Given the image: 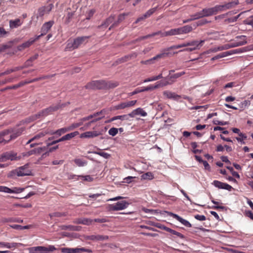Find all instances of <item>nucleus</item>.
Masks as SVG:
<instances>
[{"label": "nucleus", "instance_id": "obj_1", "mask_svg": "<svg viewBox=\"0 0 253 253\" xmlns=\"http://www.w3.org/2000/svg\"><path fill=\"white\" fill-rule=\"evenodd\" d=\"M63 105H61L59 104L52 105L47 108L42 110L37 114L32 117L33 120H36L38 119L44 118L49 114H51L53 112L56 111L62 107Z\"/></svg>", "mask_w": 253, "mask_h": 253}, {"label": "nucleus", "instance_id": "obj_23", "mask_svg": "<svg viewBox=\"0 0 253 253\" xmlns=\"http://www.w3.org/2000/svg\"><path fill=\"white\" fill-rule=\"evenodd\" d=\"M185 74V72H181L179 73H177L176 74H174L173 75L168 76L166 77L164 80H163L162 81H168L169 82H171L172 81H173L174 83L175 82V80L177 78H179L180 77L182 76V75H184Z\"/></svg>", "mask_w": 253, "mask_h": 253}, {"label": "nucleus", "instance_id": "obj_39", "mask_svg": "<svg viewBox=\"0 0 253 253\" xmlns=\"http://www.w3.org/2000/svg\"><path fill=\"white\" fill-rule=\"evenodd\" d=\"M190 16L191 17H193L194 20L204 17V14L202 12V10L199 12L195 13L194 14L191 15Z\"/></svg>", "mask_w": 253, "mask_h": 253}, {"label": "nucleus", "instance_id": "obj_25", "mask_svg": "<svg viewBox=\"0 0 253 253\" xmlns=\"http://www.w3.org/2000/svg\"><path fill=\"white\" fill-rule=\"evenodd\" d=\"M22 24V22L20 19H16L15 20H10L9 21V27L11 29L16 28Z\"/></svg>", "mask_w": 253, "mask_h": 253}, {"label": "nucleus", "instance_id": "obj_34", "mask_svg": "<svg viewBox=\"0 0 253 253\" xmlns=\"http://www.w3.org/2000/svg\"><path fill=\"white\" fill-rule=\"evenodd\" d=\"M170 54L171 53L169 52V50L168 48L162 49L161 52L159 54L161 59L169 56Z\"/></svg>", "mask_w": 253, "mask_h": 253}, {"label": "nucleus", "instance_id": "obj_38", "mask_svg": "<svg viewBox=\"0 0 253 253\" xmlns=\"http://www.w3.org/2000/svg\"><path fill=\"white\" fill-rule=\"evenodd\" d=\"M24 188H18V187H13L12 189L9 188V193H15L18 194L20 193L24 190Z\"/></svg>", "mask_w": 253, "mask_h": 253}, {"label": "nucleus", "instance_id": "obj_26", "mask_svg": "<svg viewBox=\"0 0 253 253\" xmlns=\"http://www.w3.org/2000/svg\"><path fill=\"white\" fill-rule=\"evenodd\" d=\"M180 35L189 33L193 30V28L190 25H185L179 28Z\"/></svg>", "mask_w": 253, "mask_h": 253}, {"label": "nucleus", "instance_id": "obj_18", "mask_svg": "<svg viewBox=\"0 0 253 253\" xmlns=\"http://www.w3.org/2000/svg\"><path fill=\"white\" fill-rule=\"evenodd\" d=\"M75 10H72L70 8L66 9L65 11L66 15L65 16V22L66 24H68L71 21L74 15H75Z\"/></svg>", "mask_w": 253, "mask_h": 253}, {"label": "nucleus", "instance_id": "obj_45", "mask_svg": "<svg viewBox=\"0 0 253 253\" xmlns=\"http://www.w3.org/2000/svg\"><path fill=\"white\" fill-rule=\"evenodd\" d=\"M226 168L231 172V173L233 176H234L238 178H240V175L238 174V173L237 172L234 171V169L232 167H229V166H227Z\"/></svg>", "mask_w": 253, "mask_h": 253}, {"label": "nucleus", "instance_id": "obj_8", "mask_svg": "<svg viewBox=\"0 0 253 253\" xmlns=\"http://www.w3.org/2000/svg\"><path fill=\"white\" fill-rule=\"evenodd\" d=\"M129 203L126 201H121L110 205V210L112 211H120L126 209Z\"/></svg>", "mask_w": 253, "mask_h": 253}, {"label": "nucleus", "instance_id": "obj_10", "mask_svg": "<svg viewBox=\"0 0 253 253\" xmlns=\"http://www.w3.org/2000/svg\"><path fill=\"white\" fill-rule=\"evenodd\" d=\"M166 212L168 213V215L175 218L186 227H191L192 226L191 224L188 220L183 219L178 215L169 211H167Z\"/></svg>", "mask_w": 253, "mask_h": 253}, {"label": "nucleus", "instance_id": "obj_12", "mask_svg": "<svg viewBox=\"0 0 253 253\" xmlns=\"http://www.w3.org/2000/svg\"><path fill=\"white\" fill-rule=\"evenodd\" d=\"M137 102V100H131L126 102H121L115 106L116 110L124 109L126 108L133 106Z\"/></svg>", "mask_w": 253, "mask_h": 253}, {"label": "nucleus", "instance_id": "obj_41", "mask_svg": "<svg viewBox=\"0 0 253 253\" xmlns=\"http://www.w3.org/2000/svg\"><path fill=\"white\" fill-rule=\"evenodd\" d=\"M93 220L90 218H82L81 222L82 224L89 225L92 223Z\"/></svg>", "mask_w": 253, "mask_h": 253}, {"label": "nucleus", "instance_id": "obj_53", "mask_svg": "<svg viewBox=\"0 0 253 253\" xmlns=\"http://www.w3.org/2000/svg\"><path fill=\"white\" fill-rule=\"evenodd\" d=\"M129 13H124L123 14L119 15L117 20L120 23L121 22L125 19V17L126 16H128L129 15Z\"/></svg>", "mask_w": 253, "mask_h": 253}, {"label": "nucleus", "instance_id": "obj_56", "mask_svg": "<svg viewBox=\"0 0 253 253\" xmlns=\"http://www.w3.org/2000/svg\"><path fill=\"white\" fill-rule=\"evenodd\" d=\"M45 7H42L39 8L38 11V16L40 17H42L45 13Z\"/></svg>", "mask_w": 253, "mask_h": 253}, {"label": "nucleus", "instance_id": "obj_42", "mask_svg": "<svg viewBox=\"0 0 253 253\" xmlns=\"http://www.w3.org/2000/svg\"><path fill=\"white\" fill-rule=\"evenodd\" d=\"M93 153L103 157L105 159H108L110 157V155L109 154L104 152H93Z\"/></svg>", "mask_w": 253, "mask_h": 253}, {"label": "nucleus", "instance_id": "obj_47", "mask_svg": "<svg viewBox=\"0 0 253 253\" xmlns=\"http://www.w3.org/2000/svg\"><path fill=\"white\" fill-rule=\"evenodd\" d=\"M129 56L127 55L125 56L124 57H123L119 59L118 60H117L116 62L118 64L121 63H124L125 62H126V61L130 60V59H129Z\"/></svg>", "mask_w": 253, "mask_h": 253}, {"label": "nucleus", "instance_id": "obj_28", "mask_svg": "<svg viewBox=\"0 0 253 253\" xmlns=\"http://www.w3.org/2000/svg\"><path fill=\"white\" fill-rule=\"evenodd\" d=\"M5 161L7 160L13 161L16 159V154L13 152H6L3 154Z\"/></svg>", "mask_w": 253, "mask_h": 253}, {"label": "nucleus", "instance_id": "obj_35", "mask_svg": "<svg viewBox=\"0 0 253 253\" xmlns=\"http://www.w3.org/2000/svg\"><path fill=\"white\" fill-rule=\"evenodd\" d=\"M74 162L78 167H84L87 164V162L86 161L81 159H75L74 160Z\"/></svg>", "mask_w": 253, "mask_h": 253}, {"label": "nucleus", "instance_id": "obj_13", "mask_svg": "<svg viewBox=\"0 0 253 253\" xmlns=\"http://www.w3.org/2000/svg\"><path fill=\"white\" fill-rule=\"evenodd\" d=\"M212 184L218 188L227 190L229 191H231L233 189L232 187L228 184L218 180H214Z\"/></svg>", "mask_w": 253, "mask_h": 253}, {"label": "nucleus", "instance_id": "obj_43", "mask_svg": "<svg viewBox=\"0 0 253 253\" xmlns=\"http://www.w3.org/2000/svg\"><path fill=\"white\" fill-rule=\"evenodd\" d=\"M22 69H23V67H21V66H18L11 69H8L6 70V71L7 74H9L12 72H16Z\"/></svg>", "mask_w": 253, "mask_h": 253}, {"label": "nucleus", "instance_id": "obj_22", "mask_svg": "<svg viewBox=\"0 0 253 253\" xmlns=\"http://www.w3.org/2000/svg\"><path fill=\"white\" fill-rule=\"evenodd\" d=\"M37 40L38 39H36V37L35 39L31 38L28 41L23 43L21 45H19L18 46V49L19 50H22L24 49L29 47Z\"/></svg>", "mask_w": 253, "mask_h": 253}, {"label": "nucleus", "instance_id": "obj_54", "mask_svg": "<svg viewBox=\"0 0 253 253\" xmlns=\"http://www.w3.org/2000/svg\"><path fill=\"white\" fill-rule=\"evenodd\" d=\"M8 32L6 31L2 27H0V38H4L8 34Z\"/></svg>", "mask_w": 253, "mask_h": 253}, {"label": "nucleus", "instance_id": "obj_60", "mask_svg": "<svg viewBox=\"0 0 253 253\" xmlns=\"http://www.w3.org/2000/svg\"><path fill=\"white\" fill-rule=\"evenodd\" d=\"M240 50H241V49L238 48V49H234V50H230V51H227V52H226V53H227V55H231V54H233L241 53Z\"/></svg>", "mask_w": 253, "mask_h": 253}, {"label": "nucleus", "instance_id": "obj_4", "mask_svg": "<svg viewBox=\"0 0 253 253\" xmlns=\"http://www.w3.org/2000/svg\"><path fill=\"white\" fill-rule=\"evenodd\" d=\"M56 250L53 245H49L48 247L37 246L28 249L29 253H51Z\"/></svg>", "mask_w": 253, "mask_h": 253}, {"label": "nucleus", "instance_id": "obj_17", "mask_svg": "<svg viewBox=\"0 0 253 253\" xmlns=\"http://www.w3.org/2000/svg\"><path fill=\"white\" fill-rule=\"evenodd\" d=\"M130 118V113L126 115H119L115 116L110 120L106 121L105 122L106 123H109L113 121H114L117 120H120L121 121H129V118Z\"/></svg>", "mask_w": 253, "mask_h": 253}, {"label": "nucleus", "instance_id": "obj_51", "mask_svg": "<svg viewBox=\"0 0 253 253\" xmlns=\"http://www.w3.org/2000/svg\"><path fill=\"white\" fill-rule=\"evenodd\" d=\"M106 112L107 111L105 109H103L99 112H97L94 113L93 114L95 117L99 115H102L101 117H102V118H103L105 117Z\"/></svg>", "mask_w": 253, "mask_h": 253}, {"label": "nucleus", "instance_id": "obj_3", "mask_svg": "<svg viewBox=\"0 0 253 253\" xmlns=\"http://www.w3.org/2000/svg\"><path fill=\"white\" fill-rule=\"evenodd\" d=\"M10 130L12 131H10V135L9 136L8 139L2 138L1 140H0V143L1 144H6L8 142H9L10 140L16 138L17 137L20 136L25 130V127H20L10 128Z\"/></svg>", "mask_w": 253, "mask_h": 253}, {"label": "nucleus", "instance_id": "obj_16", "mask_svg": "<svg viewBox=\"0 0 253 253\" xmlns=\"http://www.w3.org/2000/svg\"><path fill=\"white\" fill-rule=\"evenodd\" d=\"M101 133L97 131H89L82 133L80 135V138H94L100 135Z\"/></svg>", "mask_w": 253, "mask_h": 253}, {"label": "nucleus", "instance_id": "obj_55", "mask_svg": "<svg viewBox=\"0 0 253 253\" xmlns=\"http://www.w3.org/2000/svg\"><path fill=\"white\" fill-rule=\"evenodd\" d=\"M65 213L59 212H54V213L49 214V216L51 218L53 217H54V216L61 217V216H65Z\"/></svg>", "mask_w": 253, "mask_h": 253}, {"label": "nucleus", "instance_id": "obj_27", "mask_svg": "<svg viewBox=\"0 0 253 253\" xmlns=\"http://www.w3.org/2000/svg\"><path fill=\"white\" fill-rule=\"evenodd\" d=\"M235 42L236 43H243L240 46L244 45L247 43L246 36L244 35L237 36L235 39Z\"/></svg>", "mask_w": 253, "mask_h": 253}, {"label": "nucleus", "instance_id": "obj_44", "mask_svg": "<svg viewBox=\"0 0 253 253\" xmlns=\"http://www.w3.org/2000/svg\"><path fill=\"white\" fill-rule=\"evenodd\" d=\"M118 129L115 127H112L108 131L109 134L112 136H115L118 133Z\"/></svg>", "mask_w": 253, "mask_h": 253}, {"label": "nucleus", "instance_id": "obj_7", "mask_svg": "<svg viewBox=\"0 0 253 253\" xmlns=\"http://www.w3.org/2000/svg\"><path fill=\"white\" fill-rule=\"evenodd\" d=\"M79 134V132L77 131H74L70 133H68L62 137H61L60 138L57 139L56 140H54L50 143H47V146H49L51 145H54L57 143H59L61 141H65V140H69L71 139L72 138L74 137L75 136H77Z\"/></svg>", "mask_w": 253, "mask_h": 253}, {"label": "nucleus", "instance_id": "obj_31", "mask_svg": "<svg viewBox=\"0 0 253 253\" xmlns=\"http://www.w3.org/2000/svg\"><path fill=\"white\" fill-rule=\"evenodd\" d=\"M10 131L11 130H10V128H8L0 132V140L2 138L8 139L9 136L10 135Z\"/></svg>", "mask_w": 253, "mask_h": 253}, {"label": "nucleus", "instance_id": "obj_36", "mask_svg": "<svg viewBox=\"0 0 253 253\" xmlns=\"http://www.w3.org/2000/svg\"><path fill=\"white\" fill-rule=\"evenodd\" d=\"M154 175L151 172H146L141 175V179L144 180H151L153 179Z\"/></svg>", "mask_w": 253, "mask_h": 253}, {"label": "nucleus", "instance_id": "obj_19", "mask_svg": "<svg viewBox=\"0 0 253 253\" xmlns=\"http://www.w3.org/2000/svg\"><path fill=\"white\" fill-rule=\"evenodd\" d=\"M147 115V113L141 108H138L130 113V118H133L136 115H140L142 117H145Z\"/></svg>", "mask_w": 253, "mask_h": 253}, {"label": "nucleus", "instance_id": "obj_46", "mask_svg": "<svg viewBox=\"0 0 253 253\" xmlns=\"http://www.w3.org/2000/svg\"><path fill=\"white\" fill-rule=\"evenodd\" d=\"M244 23L246 25H251L253 27V15L244 21Z\"/></svg>", "mask_w": 253, "mask_h": 253}, {"label": "nucleus", "instance_id": "obj_62", "mask_svg": "<svg viewBox=\"0 0 253 253\" xmlns=\"http://www.w3.org/2000/svg\"><path fill=\"white\" fill-rule=\"evenodd\" d=\"M218 12L226 10L225 4L222 5H216Z\"/></svg>", "mask_w": 253, "mask_h": 253}, {"label": "nucleus", "instance_id": "obj_15", "mask_svg": "<svg viewBox=\"0 0 253 253\" xmlns=\"http://www.w3.org/2000/svg\"><path fill=\"white\" fill-rule=\"evenodd\" d=\"M29 165L26 164L23 166L17 168V171L20 170V173L22 174L20 175H18V176H24L26 175H30L31 174V170L28 169Z\"/></svg>", "mask_w": 253, "mask_h": 253}, {"label": "nucleus", "instance_id": "obj_64", "mask_svg": "<svg viewBox=\"0 0 253 253\" xmlns=\"http://www.w3.org/2000/svg\"><path fill=\"white\" fill-rule=\"evenodd\" d=\"M81 178L82 179L87 181H92L93 180V178L91 177L90 175H85V176H82L81 175Z\"/></svg>", "mask_w": 253, "mask_h": 253}, {"label": "nucleus", "instance_id": "obj_61", "mask_svg": "<svg viewBox=\"0 0 253 253\" xmlns=\"http://www.w3.org/2000/svg\"><path fill=\"white\" fill-rule=\"evenodd\" d=\"M194 217L199 221H204L206 219V216L204 215L196 214L194 216Z\"/></svg>", "mask_w": 253, "mask_h": 253}, {"label": "nucleus", "instance_id": "obj_49", "mask_svg": "<svg viewBox=\"0 0 253 253\" xmlns=\"http://www.w3.org/2000/svg\"><path fill=\"white\" fill-rule=\"evenodd\" d=\"M202 12L205 17H208L211 16L210 8H205L202 9Z\"/></svg>", "mask_w": 253, "mask_h": 253}, {"label": "nucleus", "instance_id": "obj_20", "mask_svg": "<svg viewBox=\"0 0 253 253\" xmlns=\"http://www.w3.org/2000/svg\"><path fill=\"white\" fill-rule=\"evenodd\" d=\"M70 131V128H68V127H63L61 128L60 129H59L55 131H53L51 133V134H55L56 135V137H57L58 136H60L63 134L65 133L67 131ZM55 136L49 137L48 138L49 140L53 139Z\"/></svg>", "mask_w": 253, "mask_h": 253}, {"label": "nucleus", "instance_id": "obj_29", "mask_svg": "<svg viewBox=\"0 0 253 253\" xmlns=\"http://www.w3.org/2000/svg\"><path fill=\"white\" fill-rule=\"evenodd\" d=\"M159 33H157V32H155V33H153L151 34H148V35L140 37L138 38L137 39H136V40H135L133 41V42L135 43L136 42H140V41H141L142 40H145V39H148V38L154 37V36H155L156 35H159Z\"/></svg>", "mask_w": 253, "mask_h": 253}, {"label": "nucleus", "instance_id": "obj_33", "mask_svg": "<svg viewBox=\"0 0 253 253\" xmlns=\"http://www.w3.org/2000/svg\"><path fill=\"white\" fill-rule=\"evenodd\" d=\"M239 4L238 0H235L225 3L226 10L231 9Z\"/></svg>", "mask_w": 253, "mask_h": 253}, {"label": "nucleus", "instance_id": "obj_9", "mask_svg": "<svg viewBox=\"0 0 253 253\" xmlns=\"http://www.w3.org/2000/svg\"><path fill=\"white\" fill-rule=\"evenodd\" d=\"M54 24V22L52 20L44 23L41 28V34L39 36H37L36 37V39L38 40L41 37L45 35Z\"/></svg>", "mask_w": 253, "mask_h": 253}, {"label": "nucleus", "instance_id": "obj_32", "mask_svg": "<svg viewBox=\"0 0 253 253\" xmlns=\"http://www.w3.org/2000/svg\"><path fill=\"white\" fill-rule=\"evenodd\" d=\"M81 227L73 225H63L62 227V229L69 230L70 231H80Z\"/></svg>", "mask_w": 253, "mask_h": 253}, {"label": "nucleus", "instance_id": "obj_24", "mask_svg": "<svg viewBox=\"0 0 253 253\" xmlns=\"http://www.w3.org/2000/svg\"><path fill=\"white\" fill-rule=\"evenodd\" d=\"M115 19L114 15H111L108 17L100 26L99 28H106L111 23H113Z\"/></svg>", "mask_w": 253, "mask_h": 253}, {"label": "nucleus", "instance_id": "obj_11", "mask_svg": "<svg viewBox=\"0 0 253 253\" xmlns=\"http://www.w3.org/2000/svg\"><path fill=\"white\" fill-rule=\"evenodd\" d=\"M166 212L168 213V215L175 218L186 227H191L192 226L191 224L188 220L183 219L178 215L169 211H167Z\"/></svg>", "mask_w": 253, "mask_h": 253}, {"label": "nucleus", "instance_id": "obj_63", "mask_svg": "<svg viewBox=\"0 0 253 253\" xmlns=\"http://www.w3.org/2000/svg\"><path fill=\"white\" fill-rule=\"evenodd\" d=\"M32 62L29 60L28 59L24 63L23 66H21V67H23V69L25 68H27L33 65Z\"/></svg>", "mask_w": 253, "mask_h": 253}, {"label": "nucleus", "instance_id": "obj_14", "mask_svg": "<svg viewBox=\"0 0 253 253\" xmlns=\"http://www.w3.org/2000/svg\"><path fill=\"white\" fill-rule=\"evenodd\" d=\"M157 33H160L159 35H160L161 37L169 36H174L180 35L179 33V28L172 29L169 31H166L165 32H162L161 31H158Z\"/></svg>", "mask_w": 253, "mask_h": 253}, {"label": "nucleus", "instance_id": "obj_21", "mask_svg": "<svg viewBox=\"0 0 253 253\" xmlns=\"http://www.w3.org/2000/svg\"><path fill=\"white\" fill-rule=\"evenodd\" d=\"M163 94L168 98L172 99L175 100H177L181 98L180 95L176 94L174 92H172L169 90L164 91L163 92Z\"/></svg>", "mask_w": 253, "mask_h": 253}, {"label": "nucleus", "instance_id": "obj_48", "mask_svg": "<svg viewBox=\"0 0 253 253\" xmlns=\"http://www.w3.org/2000/svg\"><path fill=\"white\" fill-rule=\"evenodd\" d=\"M227 56V53H226V52H223L222 53H220V54H219L218 55H217L211 58V60H216V59H219V58H222V57H226Z\"/></svg>", "mask_w": 253, "mask_h": 253}, {"label": "nucleus", "instance_id": "obj_52", "mask_svg": "<svg viewBox=\"0 0 253 253\" xmlns=\"http://www.w3.org/2000/svg\"><path fill=\"white\" fill-rule=\"evenodd\" d=\"M213 123L214 125L220 126H224L228 124V123L227 122L219 121L217 120H214L213 121Z\"/></svg>", "mask_w": 253, "mask_h": 253}, {"label": "nucleus", "instance_id": "obj_50", "mask_svg": "<svg viewBox=\"0 0 253 253\" xmlns=\"http://www.w3.org/2000/svg\"><path fill=\"white\" fill-rule=\"evenodd\" d=\"M188 46H194V47H197V49L200 48L199 43H198V41H192L191 42H188Z\"/></svg>", "mask_w": 253, "mask_h": 253}, {"label": "nucleus", "instance_id": "obj_58", "mask_svg": "<svg viewBox=\"0 0 253 253\" xmlns=\"http://www.w3.org/2000/svg\"><path fill=\"white\" fill-rule=\"evenodd\" d=\"M210 9L211 16L213 15H215L218 13L216 5H215L212 7H210Z\"/></svg>", "mask_w": 253, "mask_h": 253}, {"label": "nucleus", "instance_id": "obj_59", "mask_svg": "<svg viewBox=\"0 0 253 253\" xmlns=\"http://www.w3.org/2000/svg\"><path fill=\"white\" fill-rule=\"evenodd\" d=\"M0 192L9 193V188L4 186H0Z\"/></svg>", "mask_w": 253, "mask_h": 253}, {"label": "nucleus", "instance_id": "obj_6", "mask_svg": "<svg viewBox=\"0 0 253 253\" xmlns=\"http://www.w3.org/2000/svg\"><path fill=\"white\" fill-rule=\"evenodd\" d=\"M173 81H172L171 82H169L168 81L158 82L156 83L155 85H150L146 87H141L140 88L141 92L146 91H152L159 87L166 86L169 84H171L173 83Z\"/></svg>", "mask_w": 253, "mask_h": 253}, {"label": "nucleus", "instance_id": "obj_40", "mask_svg": "<svg viewBox=\"0 0 253 253\" xmlns=\"http://www.w3.org/2000/svg\"><path fill=\"white\" fill-rule=\"evenodd\" d=\"M157 9V7L150 9L144 14V17H149L156 11Z\"/></svg>", "mask_w": 253, "mask_h": 253}, {"label": "nucleus", "instance_id": "obj_5", "mask_svg": "<svg viewBox=\"0 0 253 253\" xmlns=\"http://www.w3.org/2000/svg\"><path fill=\"white\" fill-rule=\"evenodd\" d=\"M107 85L105 81L99 80V81H93L88 83L85 85V88L87 89H104L107 87Z\"/></svg>", "mask_w": 253, "mask_h": 253}, {"label": "nucleus", "instance_id": "obj_57", "mask_svg": "<svg viewBox=\"0 0 253 253\" xmlns=\"http://www.w3.org/2000/svg\"><path fill=\"white\" fill-rule=\"evenodd\" d=\"M61 251L62 253H73V248H63Z\"/></svg>", "mask_w": 253, "mask_h": 253}, {"label": "nucleus", "instance_id": "obj_2", "mask_svg": "<svg viewBox=\"0 0 253 253\" xmlns=\"http://www.w3.org/2000/svg\"><path fill=\"white\" fill-rule=\"evenodd\" d=\"M90 36H83L78 37L74 40L73 42H68L66 49L69 50L78 48L82 44L86 43Z\"/></svg>", "mask_w": 253, "mask_h": 253}, {"label": "nucleus", "instance_id": "obj_30", "mask_svg": "<svg viewBox=\"0 0 253 253\" xmlns=\"http://www.w3.org/2000/svg\"><path fill=\"white\" fill-rule=\"evenodd\" d=\"M18 243H7L0 242V247H4L7 249H11L17 247Z\"/></svg>", "mask_w": 253, "mask_h": 253}, {"label": "nucleus", "instance_id": "obj_37", "mask_svg": "<svg viewBox=\"0 0 253 253\" xmlns=\"http://www.w3.org/2000/svg\"><path fill=\"white\" fill-rule=\"evenodd\" d=\"M20 170L19 171V172L17 171L16 169L13 170H11L8 174V177L11 178H15L16 177V176H18V175H20L22 174L20 173Z\"/></svg>", "mask_w": 253, "mask_h": 253}]
</instances>
